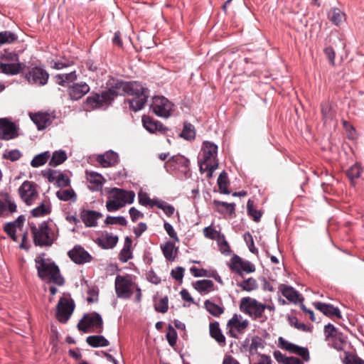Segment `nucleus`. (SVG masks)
Returning <instances> with one entry per match:
<instances>
[{
    "label": "nucleus",
    "mask_w": 364,
    "mask_h": 364,
    "mask_svg": "<svg viewBox=\"0 0 364 364\" xmlns=\"http://www.w3.org/2000/svg\"><path fill=\"white\" fill-rule=\"evenodd\" d=\"M127 94L133 96L132 99H127L124 103L129 105V109L134 112L141 109L149 97V90L141 83L133 82H124L117 80L114 82L111 87L102 94H92L89 96L86 102L92 108H100L109 105L118 95Z\"/></svg>",
    "instance_id": "nucleus-1"
},
{
    "label": "nucleus",
    "mask_w": 364,
    "mask_h": 364,
    "mask_svg": "<svg viewBox=\"0 0 364 364\" xmlns=\"http://www.w3.org/2000/svg\"><path fill=\"white\" fill-rule=\"evenodd\" d=\"M36 268L38 277L42 279H48V283L63 286L65 279L60 274L58 265L49 258H46V254L41 253L35 258Z\"/></svg>",
    "instance_id": "nucleus-2"
},
{
    "label": "nucleus",
    "mask_w": 364,
    "mask_h": 364,
    "mask_svg": "<svg viewBox=\"0 0 364 364\" xmlns=\"http://www.w3.org/2000/svg\"><path fill=\"white\" fill-rule=\"evenodd\" d=\"M218 146L210 141H204L201 148L200 157L198 159L200 171L208 172L207 177L211 178L218 168Z\"/></svg>",
    "instance_id": "nucleus-3"
},
{
    "label": "nucleus",
    "mask_w": 364,
    "mask_h": 364,
    "mask_svg": "<svg viewBox=\"0 0 364 364\" xmlns=\"http://www.w3.org/2000/svg\"><path fill=\"white\" fill-rule=\"evenodd\" d=\"M31 233L36 246L50 247L58 238L55 230L48 226L46 222L41 223L38 227L31 225Z\"/></svg>",
    "instance_id": "nucleus-4"
},
{
    "label": "nucleus",
    "mask_w": 364,
    "mask_h": 364,
    "mask_svg": "<svg viewBox=\"0 0 364 364\" xmlns=\"http://www.w3.org/2000/svg\"><path fill=\"white\" fill-rule=\"evenodd\" d=\"M135 193L132 191L113 188L109 191L108 199L106 202V208L109 212H114L122 208L125 204L134 202Z\"/></svg>",
    "instance_id": "nucleus-5"
},
{
    "label": "nucleus",
    "mask_w": 364,
    "mask_h": 364,
    "mask_svg": "<svg viewBox=\"0 0 364 364\" xmlns=\"http://www.w3.org/2000/svg\"><path fill=\"white\" fill-rule=\"evenodd\" d=\"M77 328L83 333L95 331L102 333L103 330V321L100 314L91 312L85 314L77 323Z\"/></svg>",
    "instance_id": "nucleus-6"
},
{
    "label": "nucleus",
    "mask_w": 364,
    "mask_h": 364,
    "mask_svg": "<svg viewBox=\"0 0 364 364\" xmlns=\"http://www.w3.org/2000/svg\"><path fill=\"white\" fill-rule=\"evenodd\" d=\"M135 284L132 275H117L114 281L117 296L123 299H130L133 294Z\"/></svg>",
    "instance_id": "nucleus-7"
},
{
    "label": "nucleus",
    "mask_w": 364,
    "mask_h": 364,
    "mask_svg": "<svg viewBox=\"0 0 364 364\" xmlns=\"http://www.w3.org/2000/svg\"><path fill=\"white\" fill-rule=\"evenodd\" d=\"M240 309L244 314L256 320L261 318L266 309L265 304L251 297H243L240 300Z\"/></svg>",
    "instance_id": "nucleus-8"
},
{
    "label": "nucleus",
    "mask_w": 364,
    "mask_h": 364,
    "mask_svg": "<svg viewBox=\"0 0 364 364\" xmlns=\"http://www.w3.org/2000/svg\"><path fill=\"white\" fill-rule=\"evenodd\" d=\"M173 104L164 96H155L152 98L151 109L158 117L168 118L173 110Z\"/></svg>",
    "instance_id": "nucleus-9"
},
{
    "label": "nucleus",
    "mask_w": 364,
    "mask_h": 364,
    "mask_svg": "<svg viewBox=\"0 0 364 364\" xmlns=\"http://www.w3.org/2000/svg\"><path fill=\"white\" fill-rule=\"evenodd\" d=\"M49 76L43 66H34L25 73L24 77L31 85L44 86L48 83Z\"/></svg>",
    "instance_id": "nucleus-10"
},
{
    "label": "nucleus",
    "mask_w": 364,
    "mask_h": 364,
    "mask_svg": "<svg viewBox=\"0 0 364 364\" xmlns=\"http://www.w3.org/2000/svg\"><path fill=\"white\" fill-rule=\"evenodd\" d=\"M75 309L73 299L61 297L56 306V318L63 323L68 322Z\"/></svg>",
    "instance_id": "nucleus-11"
},
{
    "label": "nucleus",
    "mask_w": 364,
    "mask_h": 364,
    "mask_svg": "<svg viewBox=\"0 0 364 364\" xmlns=\"http://www.w3.org/2000/svg\"><path fill=\"white\" fill-rule=\"evenodd\" d=\"M37 187L34 182L30 181H25L19 187V196L27 205H31L38 197Z\"/></svg>",
    "instance_id": "nucleus-12"
},
{
    "label": "nucleus",
    "mask_w": 364,
    "mask_h": 364,
    "mask_svg": "<svg viewBox=\"0 0 364 364\" xmlns=\"http://www.w3.org/2000/svg\"><path fill=\"white\" fill-rule=\"evenodd\" d=\"M189 164V159L181 155L173 156L166 163V166L173 171H178L186 178L191 176Z\"/></svg>",
    "instance_id": "nucleus-13"
},
{
    "label": "nucleus",
    "mask_w": 364,
    "mask_h": 364,
    "mask_svg": "<svg viewBox=\"0 0 364 364\" xmlns=\"http://www.w3.org/2000/svg\"><path fill=\"white\" fill-rule=\"evenodd\" d=\"M248 325L247 319H242L241 315L235 314L227 323L228 333L232 338H237L238 334L243 333Z\"/></svg>",
    "instance_id": "nucleus-14"
},
{
    "label": "nucleus",
    "mask_w": 364,
    "mask_h": 364,
    "mask_svg": "<svg viewBox=\"0 0 364 364\" xmlns=\"http://www.w3.org/2000/svg\"><path fill=\"white\" fill-rule=\"evenodd\" d=\"M230 268L232 271L242 276V272L252 273L255 271V265L249 261L243 260L240 257L234 255L230 259Z\"/></svg>",
    "instance_id": "nucleus-15"
},
{
    "label": "nucleus",
    "mask_w": 364,
    "mask_h": 364,
    "mask_svg": "<svg viewBox=\"0 0 364 364\" xmlns=\"http://www.w3.org/2000/svg\"><path fill=\"white\" fill-rule=\"evenodd\" d=\"M70 259L77 264H83L90 262L92 255L80 245H76L68 252Z\"/></svg>",
    "instance_id": "nucleus-16"
},
{
    "label": "nucleus",
    "mask_w": 364,
    "mask_h": 364,
    "mask_svg": "<svg viewBox=\"0 0 364 364\" xmlns=\"http://www.w3.org/2000/svg\"><path fill=\"white\" fill-rule=\"evenodd\" d=\"M18 136L16 125L6 118L0 119V140L9 141Z\"/></svg>",
    "instance_id": "nucleus-17"
},
{
    "label": "nucleus",
    "mask_w": 364,
    "mask_h": 364,
    "mask_svg": "<svg viewBox=\"0 0 364 364\" xmlns=\"http://www.w3.org/2000/svg\"><path fill=\"white\" fill-rule=\"evenodd\" d=\"M30 118L32 122L36 125L38 130H43L50 126L55 116L46 112H38L36 113H30Z\"/></svg>",
    "instance_id": "nucleus-18"
},
{
    "label": "nucleus",
    "mask_w": 364,
    "mask_h": 364,
    "mask_svg": "<svg viewBox=\"0 0 364 364\" xmlns=\"http://www.w3.org/2000/svg\"><path fill=\"white\" fill-rule=\"evenodd\" d=\"M43 175L48 178L49 182L54 183L58 187L63 188L70 186L69 178L56 170H48L47 172H43Z\"/></svg>",
    "instance_id": "nucleus-19"
},
{
    "label": "nucleus",
    "mask_w": 364,
    "mask_h": 364,
    "mask_svg": "<svg viewBox=\"0 0 364 364\" xmlns=\"http://www.w3.org/2000/svg\"><path fill=\"white\" fill-rule=\"evenodd\" d=\"M90 91V86L85 82H75L69 86L68 92L72 100H78Z\"/></svg>",
    "instance_id": "nucleus-20"
},
{
    "label": "nucleus",
    "mask_w": 364,
    "mask_h": 364,
    "mask_svg": "<svg viewBox=\"0 0 364 364\" xmlns=\"http://www.w3.org/2000/svg\"><path fill=\"white\" fill-rule=\"evenodd\" d=\"M96 161L103 168L111 167L118 164L119 156L116 152L110 150L104 154L97 155Z\"/></svg>",
    "instance_id": "nucleus-21"
},
{
    "label": "nucleus",
    "mask_w": 364,
    "mask_h": 364,
    "mask_svg": "<svg viewBox=\"0 0 364 364\" xmlns=\"http://www.w3.org/2000/svg\"><path fill=\"white\" fill-rule=\"evenodd\" d=\"M102 217V214L95 210H82L80 212V218L85 225L88 228L96 227L97 220Z\"/></svg>",
    "instance_id": "nucleus-22"
},
{
    "label": "nucleus",
    "mask_w": 364,
    "mask_h": 364,
    "mask_svg": "<svg viewBox=\"0 0 364 364\" xmlns=\"http://www.w3.org/2000/svg\"><path fill=\"white\" fill-rule=\"evenodd\" d=\"M86 177L89 183L88 187L90 190L97 191L102 188L105 179L101 174L87 171Z\"/></svg>",
    "instance_id": "nucleus-23"
},
{
    "label": "nucleus",
    "mask_w": 364,
    "mask_h": 364,
    "mask_svg": "<svg viewBox=\"0 0 364 364\" xmlns=\"http://www.w3.org/2000/svg\"><path fill=\"white\" fill-rule=\"evenodd\" d=\"M142 124L144 127L150 133L164 132L166 130V128L161 122L154 120L150 116L144 115L142 117Z\"/></svg>",
    "instance_id": "nucleus-24"
},
{
    "label": "nucleus",
    "mask_w": 364,
    "mask_h": 364,
    "mask_svg": "<svg viewBox=\"0 0 364 364\" xmlns=\"http://www.w3.org/2000/svg\"><path fill=\"white\" fill-rule=\"evenodd\" d=\"M26 66L18 63H0V70L5 75H16L23 71Z\"/></svg>",
    "instance_id": "nucleus-25"
},
{
    "label": "nucleus",
    "mask_w": 364,
    "mask_h": 364,
    "mask_svg": "<svg viewBox=\"0 0 364 364\" xmlns=\"http://www.w3.org/2000/svg\"><path fill=\"white\" fill-rule=\"evenodd\" d=\"M314 306L317 310L320 311L324 315L328 317L336 316L338 318H341V314L339 309L334 307L332 304H325L318 301L314 303Z\"/></svg>",
    "instance_id": "nucleus-26"
},
{
    "label": "nucleus",
    "mask_w": 364,
    "mask_h": 364,
    "mask_svg": "<svg viewBox=\"0 0 364 364\" xmlns=\"http://www.w3.org/2000/svg\"><path fill=\"white\" fill-rule=\"evenodd\" d=\"M118 240V236L107 232L105 235L97 238L96 243L102 249L108 250L114 248Z\"/></svg>",
    "instance_id": "nucleus-27"
},
{
    "label": "nucleus",
    "mask_w": 364,
    "mask_h": 364,
    "mask_svg": "<svg viewBox=\"0 0 364 364\" xmlns=\"http://www.w3.org/2000/svg\"><path fill=\"white\" fill-rule=\"evenodd\" d=\"M55 82L61 86H66L74 82L77 79V75L75 70L70 71L68 73L58 74L54 76Z\"/></svg>",
    "instance_id": "nucleus-28"
},
{
    "label": "nucleus",
    "mask_w": 364,
    "mask_h": 364,
    "mask_svg": "<svg viewBox=\"0 0 364 364\" xmlns=\"http://www.w3.org/2000/svg\"><path fill=\"white\" fill-rule=\"evenodd\" d=\"M210 335L214 338L220 346H224L225 345V337L223 334L218 321L210 323L209 326Z\"/></svg>",
    "instance_id": "nucleus-29"
},
{
    "label": "nucleus",
    "mask_w": 364,
    "mask_h": 364,
    "mask_svg": "<svg viewBox=\"0 0 364 364\" xmlns=\"http://www.w3.org/2000/svg\"><path fill=\"white\" fill-rule=\"evenodd\" d=\"M279 289L282 292V295L290 302L296 304L300 301V295L293 287L285 284H281Z\"/></svg>",
    "instance_id": "nucleus-30"
},
{
    "label": "nucleus",
    "mask_w": 364,
    "mask_h": 364,
    "mask_svg": "<svg viewBox=\"0 0 364 364\" xmlns=\"http://www.w3.org/2000/svg\"><path fill=\"white\" fill-rule=\"evenodd\" d=\"M16 208V203L10 199L9 195L6 194L4 200L0 199V216L4 215L8 213H15Z\"/></svg>",
    "instance_id": "nucleus-31"
},
{
    "label": "nucleus",
    "mask_w": 364,
    "mask_h": 364,
    "mask_svg": "<svg viewBox=\"0 0 364 364\" xmlns=\"http://www.w3.org/2000/svg\"><path fill=\"white\" fill-rule=\"evenodd\" d=\"M24 220L23 216H19L16 220L7 223L5 224L4 227V230L6 232V234L15 242L17 241V237L16 235V227L22 223Z\"/></svg>",
    "instance_id": "nucleus-32"
},
{
    "label": "nucleus",
    "mask_w": 364,
    "mask_h": 364,
    "mask_svg": "<svg viewBox=\"0 0 364 364\" xmlns=\"http://www.w3.org/2000/svg\"><path fill=\"white\" fill-rule=\"evenodd\" d=\"M132 245V240L131 238L126 237L124 247L120 251L119 255V259L122 262H127L128 260L132 258V252L131 251Z\"/></svg>",
    "instance_id": "nucleus-33"
},
{
    "label": "nucleus",
    "mask_w": 364,
    "mask_h": 364,
    "mask_svg": "<svg viewBox=\"0 0 364 364\" xmlns=\"http://www.w3.org/2000/svg\"><path fill=\"white\" fill-rule=\"evenodd\" d=\"M328 345H331L333 348L337 350H343V347L346 343V337L342 332H338L337 334L332 337L331 340L327 341Z\"/></svg>",
    "instance_id": "nucleus-34"
},
{
    "label": "nucleus",
    "mask_w": 364,
    "mask_h": 364,
    "mask_svg": "<svg viewBox=\"0 0 364 364\" xmlns=\"http://www.w3.org/2000/svg\"><path fill=\"white\" fill-rule=\"evenodd\" d=\"M57 198L63 201L75 203L77 200V195L73 189H60L55 193Z\"/></svg>",
    "instance_id": "nucleus-35"
},
{
    "label": "nucleus",
    "mask_w": 364,
    "mask_h": 364,
    "mask_svg": "<svg viewBox=\"0 0 364 364\" xmlns=\"http://www.w3.org/2000/svg\"><path fill=\"white\" fill-rule=\"evenodd\" d=\"M275 360L282 364H304L303 361L296 357H287L279 350H276L274 353Z\"/></svg>",
    "instance_id": "nucleus-36"
},
{
    "label": "nucleus",
    "mask_w": 364,
    "mask_h": 364,
    "mask_svg": "<svg viewBox=\"0 0 364 364\" xmlns=\"http://www.w3.org/2000/svg\"><path fill=\"white\" fill-rule=\"evenodd\" d=\"M86 342L93 348L105 347L109 344L108 340L103 336H90L87 337Z\"/></svg>",
    "instance_id": "nucleus-37"
},
{
    "label": "nucleus",
    "mask_w": 364,
    "mask_h": 364,
    "mask_svg": "<svg viewBox=\"0 0 364 364\" xmlns=\"http://www.w3.org/2000/svg\"><path fill=\"white\" fill-rule=\"evenodd\" d=\"M51 212V205L49 201L43 202L38 207L31 211L33 217H43L48 215Z\"/></svg>",
    "instance_id": "nucleus-38"
},
{
    "label": "nucleus",
    "mask_w": 364,
    "mask_h": 364,
    "mask_svg": "<svg viewBox=\"0 0 364 364\" xmlns=\"http://www.w3.org/2000/svg\"><path fill=\"white\" fill-rule=\"evenodd\" d=\"M204 306L209 314L215 317H219L225 311L223 306L218 305L210 300L205 301Z\"/></svg>",
    "instance_id": "nucleus-39"
},
{
    "label": "nucleus",
    "mask_w": 364,
    "mask_h": 364,
    "mask_svg": "<svg viewBox=\"0 0 364 364\" xmlns=\"http://www.w3.org/2000/svg\"><path fill=\"white\" fill-rule=\"evenodd\" d=\"M66 159L67 154L65 151H55L51 156L50 160L49 161V166L53 167L58 166V165L62 164Z\"/></svg>",
    "instance_id": "nucleus-40"
},
{
    "label": "nucleus",
    "mask_w": 364,
    "mask_h": 364,
    "mask_svg": "<svg viewBox=\"0 0 364 364\" xmlns=\"http://www.w3.org/2000/svg\"><path fill=\"white\" fill-rule=\"evenodd\" d=\"M50 157V153L48 151L37 154L31 160V166L33 168H37L43 166L44 164H46Z\"/></svg>",
    "instance_id": "nucleus-41"
},
{
    "label": "nucleus",
    "mask_w": 364,
    "mask_h": 364,
    "mask_svg": "<svg viewBox=\"0 0 364 364\" xmlns=\"http://www.w3.org/2000/svg\"><path fill=\"white\" fill-rule=\"evenodd\" d=\"M214 205L218 208V210L220 213H224V211L232 215L235 213V203H228L227 202H223L217 200H213Z\"/></svg>",
    "instance_id": "nucleus-42"
},
{
    "label": "nucleus",
    "mask_w": 364,
    "mask_h": 364,
    "mask_svg": "<svg viewBox=\"0 0 364 364\" xmlns=\"http://www.w3.org/2000/svg\"><path fill=\"white\" fill-rule=\"evenodd\" d=\"M237 286L246 291H252L258 288V284L255 279L250 277L242 282H237Z\"/></svg>",
    "instance_id": "nucleus-43"
},
{
    "label": "nucleus",
    "mask_w": 364,
    "mask_h": 364,
    "mask_svg": "<svg viewBox=\"0 0 364 364\" xmlns=\"http://www.w3.org/2000/svg\"><path fill=\"white\" fill-rule=\"evenodd\" d=\"M214 286L213 281L209 279H203L197 281L194 283V288L200 293L209 291Z\"/></svg>",
    "instance_id": "nucleus-44"
},
{
    "label": "nucleus",
    "mask_w": 364,
    "mask_h": 364,
    "mask_svg": "<svg viewBox=\"0 0 364 364\" xmlns=\"http://www.w3.org/2000/svg\"><path fill=\"white\" fill-rule=\"evenodd\" d=\"M162 252L164 257L168 261H173L176 256L174 255L175 245L171 242H166L164 245H161Z\"/></svg>",
    "instance_id": "nucleus-45"
},
{
    "label": "nucleus",
    "mask_w": 364,
    "mask_h": 364,
    "mask_svg": "<svg viewBox=\"0 0 364 364\" xmlns=\"http://www.w3.org/2000/svg\"><path fill=\"white\" fill-rule=\"evenodd\" d=\"M289 322L291 326L296 328L297 330L303 332H311L313 326L311 325H306L304 323L299 321L298 318L295 316L289 317Z\"/></svg>",
    "instance_id": "nucleus-46"
},
{
    "label": "nucleus",
    "mask_w": 364,
    "mask_h": 364,
    "mask_svg": "<svg viewBox=\"0 0 364 364\" xmlns=\"http://www.w3.org/2000/svg\"><path fill=\"white\" fill-rule=\"evenodd\" d=\"M328 16L333 23L338 26L342 22L344 14L340 11V9L333 8L328 11Z\"/></svg>",
    "instance_id": "nucleus-47"
},
{
    "label": "nucleus",
    "mask_w": 364,
    "mask_h": 364,
    "mask_svg": "<svg viewBox=\"0 0 364 364\" xmlns=\"http://www.w3.org/2000/svg\"><path fill=\"white\" fill-rule=\"evenodd\" d=\"M138 198H139V203L144 205V206H150V207H154V206H156V203L159 199L157 198H154V199H151L148 195V193H145V192H143V191H140L139 193H138Z\"/></svg>",
    "instance_id": "nucleus-48"
},
{
    "label": "nucleus",
    "mask_w": 364,
    "mask_h": 364,
    "mask_svg": "<svg viewBox=\"0 0 364 364\" xmlns=\"http://www.w3.org/2000/svg\"><path fill=\"white\" fill-rule=\"evenodd\" d=\"M218 185L221 191L224 194H230V191L228 189V174L225 171H223L218 176Z\"/></svg>",
    "instance_id": "nucleus-49"
},
{
    "label": "nucleus",
    "mask_w": 364,
    "mask_h": 364,
    "mask_svg": "<svg viewBox=\"0 0 364 364\" xmlns=\"http://www.w3.org/2000/svg\"><path fill=\"white\" fill-rule=\"evenodd\" d=\"M203 235L206 238L215 240L216 241H218V239H220V236L224 235L220 231L215 230V228L212 225L205 227L203 229Z\"/></svg>",
    "instance_id": "nucleus-50"
},
{
    "label": "nucleus",
    "mask_w": 364,
    "mask_h": 364,
    "mask_svg": "<svg viewBox=\"0 0 364 364\" xmlns=\"http://www.w3.org/2000/svg\"><path fill=\"white\" fill-rule=\"evenodd\" d=\"M247 209L248 215L253 218L254 221L259 222L260 220L262 213L255 208L253 200H249L247 201Z\"/></svg>",
    "instance_id": "nucleus-51"
},
{
    "label": "nucleus",
    "mask_w": 364,
    "mask_h": 364,
    "mask_svg": "<svg viewBox=\"0 0 364 364\" xmlns=\"http://www.w3.org/2000/svg\"><path fill=\"white\" fill-rule=\"evenodd\" d=\"M180 136L186 140L193 139L196 136L194 127L191 124L185 123Z\"/></svg>",
    "instance_id": "nucleus-52"
},
{
    "label": "nucleus",
    "mask_w": 364,
    "mask_h": 364,
    "mask_svg": "<svg viewBox=\"0 0 364 364\" xmlns=\"http://www.w3.org/2000/svg\"><path fill=\"white\" fill-rule=\"evenodd\" d=\"M17 36L11 31L0 32V46L6 43H12L17 40Z\"/></svg>",
    "instance_id": "nucleus-53"
},
{
    "label": "nucleus",
    "mask_w": 364,
    "mask_h": 364,
    "mask_svg": "<svg viewBox=\"0 0 364 364\" xmlns=\"http://www.w3.org/2000/svg\"><path fill=\"white\" fill-rule=\"evenodd\" d=\"M343 364H364V360L356 355L344 352Z\"/></svg>",
    "instance_id": "nucleus-54"
},
{
    "label": "nucleus",
    "mask_w": 364,
    "mask_h": 364,
    "mask_svg": "<svg viewBox=\"0 0 364 364\" xmlns=\"http://www.w3.org/2000/svg\"><path fill=\"white\" fill-rule=\"evenodd\" d=\"M155 204L156 207L161 209L164 213L168 217L171 216L174 213V207L162 200L159 199V200Z\"/></svg>",
    "instance_id": "nucleus-55"
},
{
    "label": "nucleus",
    "mask_w": 364,
    "mask_h": 364,
    "mask_svg": "<svg viewBox=\"0 0 364 364\" xmlns=\"http://www.w3.org/2000/svg\"><path fill=\"white\" fill-rule=\"evenodd\" d=\"M321 108L323 120L325 122L331 120L333 119V114L331 105L327 102H322Z\"/></svg>",
    "instance_id": "nucleus-56"
},
{
    "label": "nucleus",
    "mask_w": 364,
    "mask_h": 364,
    "mask_svg": "<svg viewBox=\"0 0 364 364\" xmlns=\"http://www.w3.org/2000/svg\"><path fill=\"white\" fill-rule=\"evenodd\" d=\"M22 153L18 149L6 151L2 155L3 159L11 161H16L20 159Z\"/></svg>",
    "instance_id": "nucleus-57"
},
{
    "label": "nucleus",
    "mask_w": 364,
    "mask_h": 364,
    "mask_svg": "<svg viewBox=\"0 0 364 364\" xmlns=\"http://www.w3.org/2000/svg\"><path fill=\"white\" fill-rule=\"evenodd\" d=\"M105 223L106 225L118 224L122 226H126L127 224V221L124 216L114 217V216L108 215L105 220Z\"/></svg>",
    "instance_id": "nucleus-58"
},
{
    "label": "nucleus",
    "mask_w": 364,
    "mask_h": 364,
    "mask_svg": "<svg viewBox=\"0 0 364 364\" xmlns=\"http://www.w3.org/2000/svg\"><path fill=\"white\" fill-rule=\"evenodd\" d=\"M362 172L363 169L361 166L359 164H355L348 169L347 176L350 180L353 181L355 178H358L361 176Z\"/></svg>",
    "instance_id": "nucleus-59"
},
{
    "label": "nucleus",
    "mask_w": 364,
    "mask_h": 364,
    "mask_svg": "<svg viewBox=\"0 0 364 364\" xmlns=\"http://www.w3.org/2000/svg\"><path fill=\"white\" fill-rule=\"evenodd\" d=\"M219 250L223 255H229L231 252L230 247L225 240V235L220 236V239L217 241Z\"/></svg>",
    "instance_id": "nucleus-60"
},
{
    "label": "nucleus",
    "mask_w": 364,
    "mask_h": 364,
    "mask_svg": "<svg viewBox=\"0 0 364 364\" xmlns=\"http://www.w3.org/2000/svg\"><path fill=\"white\" fill-rule=\"evenodd\" d=\"M0 63H18L19 58L18 54L14 52H5L0 58Z\"/></svg>",
    "instance_id": "nucleus-61"
},
{
    "label": "nucleus",
    "mask_w": 364,
    "mask_h": 364,
    "mask_svg": "<svg viewBox=\"0 0 364 364\" xmlns=\"http://www.w3.org/2000/svg\"><path fill=\"white\" fill-rule=\"evenodd\" d=\"M168 297L165 296L161 298L158 302H156L154 304V309L156 311L161 313H166L168 309Z\"/></svg>",
    "instance_id": "nucleus-62"
},
{
    "label": "nucleus",
    "mask_w": 364,
    "mask_h": 364,
    "mask_svg": "<svg viewBox=\"0 0 364 364\" xmlns=\"http://www.w3.org/2000/svg\"><path fill=\"white\" fill-rule=\"evenodd\" d=\"M340 332L333 324L328 323L324 326V334L325 339L326 341L331 340L332 337H334L337 333Z\"/></svg>",
    "instance_id": "nucleus-63"
},
{
    "label": "nucleus",
    "mask_w": 364,
    "mask_h": 364,
    "mask_svg": "<svg viewBox=\"0 0 364 364\" xmlns=\"http://www.w3.org/2000/svg\"><path fill=\"white\" fill-rule=\"evenodd\" d=\"M243 238L249 248V250L253 254H257L258 250L255 246L252 235L249 232H247L244 234Z\"/></svg>",
    "instance_id": "nucleus-64"
}]
</instances>
